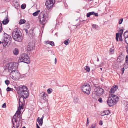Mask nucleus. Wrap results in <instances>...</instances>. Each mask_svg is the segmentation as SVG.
I'll list each match as a JSON object with an SVG mask.
<instances>
[{"mask_svg": "<svg viewBox=\"0 0 128 128\" xmlns=\"http://www.w3.org/2000/svg\"><path fill=\"white\" fill-rule=\"evenodd\" d=\"M18 94L20 96L18 108L22 109L25 101L29 95L28 90L26 86H20L18 90Z\"/></svg>", "mask_w": 128, "mask_h": 128, "instance_id": "f257e3e1", "label": "nucleus"}, {"mask_svg": "<svg viewBox=\"0 0 128 128\" xmlns=\"http://www.w3.org/2000/svg\"><path fill=\"white\" fill-rule=\"evenodd\" d=\"M12 36L13 38L17 41L20 42L22 39V34L18 28L14 30L12 32Z\"/></svg>", "mask_w": 128, "mask_h": 128, "instance_id": "f03ea898", "label": "nucleus"}, {"mask_svg": "<svg viewBox=\"0 0 128 128\" xmlns=\"http://www.w3.org/2000/svg\"><path fill=\"white\" fill-rule=\"evenodd\" d=\"M38 18L40 20V23L43 25L46 23V22L48 19V14L47 13L44 11L40 13L38 16Z\"/></svg>", "mask_w": 128, "mask_h": 128, "instance_id": "7ed1b4c3", "label": "nucleus"}, {"mask_svg": "<svg viewBox=\"0 0 128 128\" xmlns=\"http://www.w3.org/2000/svg\"><path fill=\"white\" fill-rule=\"evenodd\" d=\"M18 61L19 62H22L28 64L30 62V60L28 55L24 53L20 55Z\"/></svg>", "mask_w": 128, "mask_h": 128, "instance_id": "20e7f679", "label": "nucleus"}, {"mask_svg": "<svg viewBox=\"0 0 128 128\" xmlns=\"http://www.w3.org/2000/svg\"><path fill=\"white\" fill-rule=\"evenodd\" d=\"M5 36L2 40V42L4 46L6 45H9L11 43V37L6 34H4Z\"/></svg>", "mask_w": 128, "mask_h": 128, "instance_id": "39448f33", "label": "nucleus"}, {"mask_svg": "<svg viewBox=\"0 0 128 128\" xmlns=\"http://www.w3.org/2000/svg\"><path fill=\"white\" fill-rule=\"evenodd\" d=\"M10 76L13 80H16L20 78V72L18 70H16L14 71L11 72Z\"/></svg>", "mask_w": 128, "mask_h": 128, "instance_id": "423d86ee", "label": "nucleus"}, {"mask_svg": "<svg viewBox=\"0 0 128 128\" xmlns=\"http://www.w3.org/2000/svg\"><path fill=\"white\" fill-rule=\"evenodd\" d=\"M18 64V63L11 62L9 64L8 69L7 70H8V72H10V71L12 72L16 70Z\"/></svg>", "mask_w": 128, "mask_h": 128, "instance_id": "0eeeda50", "label": "nucleus"}, {"mask_svg": "<svg viewBox=\"0 0 128 128\" xmlns=\"http://www.w3.org/2000/svg\"><path fill=\"white\" fill-rule=\"evenodd\" d=\"M81 90L84 94H86L88 95L90 94V85L87 84L83 85L81 88Z\"/></svg>", "mask_w": 128, "mask_h": 128, "instance_id": "6e6552de", "label": "nucleus"}, {"mask_svg": "<svg viewBox=\"0 0 128 128\" xmlns=\"http://www.w3.org/2000/svg\"><path fill=\"white\" fill-rule=\"evenodd\" d=\"M94 92L96 93V96H100L103 94L104 90L100 87L96 88L94 89Z\"/></svg>", "mask_w": 128, "mask_h": 128, "instance_id": "1a4fd4ad", "label": "nucleus"}, {"mask_svg": "<svg viewBox=\"0 0 128 128\" xmlns=\"http://www.w3.org/2000/svg\"><path fill=\"white\" fill-rule=\"evenodd\" d=\"M55 0H47L46 3V5L47 8L50 9L54 4Z\"/></svg>", "mask_w": 128, "mask_h": 128, "instance_id": "9d476101", "label": "nucleus"}, {"mask_svg": "<svg viewBox=\"0 0 128 128\" xmlns=\"http://www.w3.org/2000/svg\"><path fill=\"white\" fill-rule=\"evenodd\" d=\"M34 44L32 42H30L28 44L27 48L28 51H30L34 49Z\"/></svg>", "mask_w": 128, "mask_h": 128, "instance_id": "9b49d317", "label": "nucleus"}, {"mask_svg": "<svg viewBox=\"0 0 128 128\" xmlns=\"http://www.w3.org/2000/svg\"><path fill=\"white\" fill-rule=\"evenodd\" d=\"M107 103L110 106H112L114 104H116L115 102L113 100L111 97H109L108 100H107Z\"/></svg>", "mask_w": 128, "mask_h": 128, "instance_id": "f8f14e48", "label": "nucleus"}, {"mask_svg": "<svg viewBox=\"0 0 128 128\" xmlns=\"http://www.w3.org/2000/svg\"><path fill=\"white\" fill-rule=\"evenodd\" d=\"M118 87L117 85H115L112 86L110 89L109 92L112 95V93L113 94L118 89Z\"/></svg>", "mask_w": 128, "mask_h": 128, "instance_id": "ddd939ff", "label": "nucleus"}, {"mask_svg": "<svg viewBox=\"0 0 128 128\" xmlns=\"http://www.w3.org/2000/svg\"><path fill=\"white\" fill-rule=\"evenodd\" d=\"M40 96L41 98L44 100H47V94L44 92H42L40 94Z\"/></svg>", "mask_w": 128, "mask_h": 128, "instance_id": "4468645a", "label": "nucleus"}, {"mask_svg": "<svg viewBox=\"0 0 128 128\" xmlns=\"http://www.w3.org/2000/svg\"><path fill=\"white\" fill-rule=\"evenodd\" d=\"M9 22V18L8 16H6L2 21V23L4 25L7 24Z\"/></svg>", "mask_w": 128, "mask_h": 128, "instance_id": "2eb2a0df", "label": "nucleus"}, {"mask_svg": "<svg viewBox=\"0 0 128 128\" xmlns=\"http://www.w3.org/2000/svg\"><path fill=\"white\" fill-rule=\"evenodd\" d=\"M111 96L114 102H115L116 103L118 101L119 99L117 96L114 94H112Z\"/></svg>", "mask_w": 128, "mask_h": 128, "instance_id": "dca6fc26", "label": "nucleus"}, {"mask_svg": "<svg viewBox=\"0 0 128 128\" xmlns=\"http://www.w3.org/2000/svg\"><path fill=\"white\" fill-rule=\"evenodd\" d=\"M20 112H16L15 113L13 117H16L17 118H18L19 119V120H20V118H22L21 116H20Z\"/></svg>", "mask_w": 128, "mask_h": 128, "instance_id": "f3484780", "label": "nucleus"}, {"mask_svg": "<svg viewBox=\"0 0 128 128\" xmlns=\"http://www.w3.org/2000/svg\"><path fill=\"white\" fill-rule=\"evenodd\" d=\"M124 60V56H119L118 58L117 61L118 62H122Z\"/></svg>", "mask_w": 128, "mask_h": 128, "instance_id": "a211bd4d", "label": "nucleus"}, {"mask_svg": "<svg viewBox=\"0 0 128 128\" xmlns=\"http://www.w3.org/2000/svg\"><path fill=\"white\" fill-rule=\"evenodd\" d=\"M114 46H113L112 48H110V50L109 51V53L111 54H113L114 52Z\"/></svg>", "mask_w": 128, "mask_h": 128, "instance_id": "6ab92c4d", "label": "nucleus"}, {"mask_svg": "<svg viewBox=\"0 0 128 128\" xmlns=\"http://www.w3.org/2000/svg\"><path fill=\"white\" fill-rule=\"evenodd\" d=\"M19 53V50L17 48H15L13 50V54L15 55H17Z\"/></svg>", "mask_w": 128, "mask_h": 128, "instance_id": "aec40b11", "label": "nucleus"}, {"mask_svg": "<svg viewBox=\"0 0 128 128\" xmlns=\"http://www.w3.org/2000/svg\"><path fill=\"white\" fill-rule=\"evenodd\" d=\"M110 113L109 110H106L104 111L103 113L104 114L102 115L103 116L105 115H108Z\"/></svg>", "mask_w": 128, "mask_h": 128, "instance_id": "412c9836", "label": "nucleus"}, {"mask_svg": "<svg viewBox=\"0 0 128 128\" xmlns=\"http://www.w3.org/2000/svg\"><path fill=\"white\" fill-rule=\"evenodd\" d=\"M95 14L94 12H92L88 13L86 14V16L87 17H89L90 15H93L94 14Z\"/></svg>", "mask_w": 128, "mask_h": 128, "instance_id": "4be33fe9", "label": "nucleus"}, {"mask_svg": "<svg viewBox=\"0 0 128 128\" xmlns=\"http://www.w3.org/2000/svg\"><path fill=\"white\" fill-rule=\"evenodd\" d=\"M26 21V20L24 19H21L20 20L19 24H22L24 23Z\"/></svg>", "mask_w": 128, "mask_h": 128, "instance_id": "5701e85b", "label": "nucleus"}, {"mask_svg": "<svg viewBox=\"0 0 128 128\" xmlns=\"http://www.w3.org/2000/svg\"><path fill=\"white\" fill-rule=\"evenodd\" d=\"M17 119V118L13 117L12 121V124H13V123H14V122H15L17 123H16L18 120Z\"/></svg>", "mask_w": 128, "mask_h": 128, "instance_id": "b1692460", "label": "nucleus"}, {"mask_svg": "<svg viewBox=\"0 0 128 128\" xmlns=\"http://www.w3.org/2000/svg\"><path fill=\"white\" fill-rule=\"evenodd\" d=\"M84 68L87 72H89L90 70V68L88 66H85Z\"/></svg>", "mask_w": 128, "mask_h": 128, "instance_id": "393cba45", "label": "nucleus"}, {"mask_svg": "<svg viewBox=\"0 0 128 128\" xmlns=\"http://www.w3.org/2000/svg\"><path fill=\"white\" fill-rule=\"evenodd\" d=\"M13 127L12 128H18L19 126V125L18 124L16 123V125L14 123H13Z\"/></svg>", "mask_w": 128, "mask_h": 128, "instance_id": "a878e982", "label": "nucleus"}, {"mask_svg": "<svg viewBox=\"0 0 128 128\" xmlns=\"http://www.w3.org/2000/svg\"><path fill=\"white\" fill-rule=\"evenodd\" d=\"M40 12V10H37L36 12L33 14V15L34 16H36L38 15L39 13Z\"/></svg>", "mask_w": 128, "mask_h": 128, "instance_id": "bb28decb", "label": "nucleus"}, {"mask_svg": "<svg viewBox=\"0 0 128 128\" xmlns=\"http://www.w3.org/2000/svg\"><path fill=\"white\" fill-rule=\"evenodd\" d=\"M126 63L127 64V65H126V67L128 68V56L127 55L126 58Z\"/></svg>", "mask_w": 128, "mask_h": 128, "instance_id": "cd10ccee", "label": "nucleus"}, {"mask_svg": "<svg viewBox=\"0 0 128 128\" xmlns=\"http://www.w3.org/2000/svg\"><path fill=\"white\" fill-rule=\"evenodd\" d=\"M78 99L76 97H75L74 98V102L75 103H77L78 101Z\"/></svg>", "mask_w": 128, "mask_h": 128, "instance_id": "c85d7f7f", "label": "nucleus"}, {"mask_svg": "<svg viewBox=\"0 0 128 128\" xmlns=\"http://www.w3.org/2000/svg\"><path fill=\"white\" fill-rule=\"evenodd\" d=\"M119 37V34L118 33H116V40L118 42V38Z\"/></svg>", "mask_w": 128, "mask_h": 128, "instance_id": "c756f323", "label": "nucleus"}, {"mask_svg": "<svg viewBox=\"0 0 128 128\" xmlns=\"http://www.w3.org/2000/svg\"><path fill=\"white\" fill-rule=\"evenodd\" d=\"M52 89L51 88H50L48 89L47 92L48 94H50L51 92H52Z\"/></svg>", "mask_w": 128, "mask_h": 128, "instance_id": "7c9ffc66", "label": "nucleus"}, {"mask_svg": "<svg viewBox=\"0 0 128 128\" xmlns=\"http://www.w3.org/2000/svg\"><path fill=\"white\" fill-rule=\"evenodd\" d=\"M128 32L127 31L126 32H125L124 34V38H127L128 36V34H127Z\"/></svg>", "mask_w": 128, "mask_h": 128, "instance_id": "2f4dec72", "label": "nucleus"}, {"mask_svg": "<svg viewBox=\"0 0 128 128\" xmlns=\"http://www.w3.org/2000/svg\"><path fill=\"white\" fill-rule=\"evenodd\" d=\"M69 40H65L64 42V43L66 45H68L69 44V43L68 42V41Z\"/></svg>", "mask_w": 128, "mask_h": 128, "instance_id": "473e14b6", "label": "nucleus"}, {"mask_svg": "<svg viewBox=\"0 0 128 128\" xmlns=\"http://www.w3.org/2000/svg\"><path fill=\"white\" fill-rule=\"evenodd\" d=\"M38 123H39V125L40 126H42V124L43 122L42 120H39L38 121Z\"/></svg>", "mask_w": 128, "mask_h": 128, "instance_id": "72a5a7b5", "label": "nucleus"}, {"mask_svg": "<svg viewBox=\"0 0 128 128\" xmlns=\"http://www.w3.org/2000/svg\"><path fill=\"white\" fill-rule=\"evenodd\" d=\"M98 26L96 24H94L92 25V27L94 28H95L96 29H97L98 27Z\"/></svg>", "mask_w": 128, "mask_h": 128, "instance_id": "f704fd0d", "label": "nucleus"}, {"mask_svg": "<svg viewBox=\"0 0 128 128\" xmlns=\"http://www.w3.org/2000/svg\"><path fill=\"white\" fill-rule=\"evenodd\" d=\"M123 21V18H121L119 20V24H122V22Z\"/></svg>", "mask_w": 128, "mask_h": 128, "instance_id": "c9c22d12", "label": "nucleus"}, {"mask_svg": "<svg viewBox=\"0 0 128 128\" xmlns=\"http://www.w3.org/2000/svg\"><path fill=\"white\" fill-rule=\"evenodd\" d=\"M12 88H9V87H8L6 89V90L7 92H9L10 91H12Z\"/></svg>", "mask_w": 128, "mask_h": 128, "instance_id": "e433bc0d", "label": "nucleus"}, {"mask_svg": "<svg viewBox=\"0 0 128 128\" xmlns=\"http://www.w3.org/2000/svg\"><path fill=\"white\" fill-rule=\"evenodd\" d=\"M95 95L96 96V93H95V92H94L92 94V96L94 99H95Z\"/></svg>", "mask_w": 128, "mask_h": 128, "instance_id": "4c0bfd02", "label": "nucleus"}, {"mask_svg": "<svg viewBox=\"0 0 128 128\" xmlns=\"http://www.w3.org/2000/svg\"><path fill=\"white\" fill-rule=\"evenodd\" d=\"M26 7V5H25L22 4L21 6V8L22 9H24Z\"/></svg>", "mask_w": 128, "mask_h": 128, "instance_id": "58836bf2", "label": "nucleus"}, {"mask_svg": "<svg viewBox=\"0 0 128 128\" xmlns=\"http://www.w3.org/2000/svg\"><path fill=\"white\" fill-rule=\"evenodd\" d=\"M5 84L7 85L10 82V81L7 80L5 81Z\"/></svg>", "mask_w": 128, "mask_h": 128, "instance_id": "ea45409f", "label": "nucleus"}, {"mask_svg": "<svg viewBox=\"0 0 128 128\" xmlns=\"http://www.w3.org/2000/svg\"><path fill=\"white\" fill-rule=\"evenodd\" d=\"M119 40L120 41H122V34H120V36H119Z\"/></svg>", "mask_w": 128, "mask_h": 128, "instance_id": "a19ab883", "label": "nucleus"}, {"mask_svg": "<svg viewBox=\"0 0 128 128\" xmlns=\"http://www.w3.org/2000/svg\"><path fill=\"white\" fill-rule=\"evenodd\" d=\"M49 44L52 46H54V42L50 41Z\"/></svg>", "mask_w": 128, "mask_h": 128, "instance_id": "79ce46f5", "label": "nucleus"}, {"mask_svg": "<svg viewBox=\"0 0 128 128\" xmlns=\"http://www.w3.org/2000/svg\"><path fill=\"white\" fill-rule=\"evenodd\" d=\"M98 101L100 103H102V98H98Z\"/></svg>", "mask_w": 128, "mask_h": 128, "instance_id": "37998d69", "label": "nucleus"}, {"mask_svg": "<svg viewBox=\"0 0 128 128\" xmlns=\"http://www.w3.org/2000/svg\"><path fill=\"white\" fill-rule=\"evenodd\" d=\"M125 41L126 43L128 44V38H126L125 39Z\"/></svg>", "mask_w": 128, "mask_h": 128, "instance_id": "c03bdc74", "label": "nucleus"}, {"mask_svg": "<svg viewBox=\"0 0 128 128\" xmlns=\"http://www.w3.org/2000/svg\"><path fill=\"white\" fill-rule=\"evenodd\" d=\"M6 103H4L2 105V107L3 108H6Z\"/></svg>", "mask_w": 128, "mask_h": 128, "instance_id": "a18cd8bd", "label": "nucleus"}, {"mask_svg": "<svg viewBox=\"0 0 128 128\" xmlns=\"http://www.w3.org/2000/svg\"><path fill=\"white\" fill-rule=\"evenodd\" d=\"M123 32V30H120L119 32H120V35L122 34H122Z\"/></svg>", "mask_w": 128, "mask_h": 128, "instance_id": "49530a36", "label": "nucleus"}, {"mask_svg": "<svg viewBox=\"0 0 128 128\" xmlns=\"http://www.w3.org/2000/svg\"><path fill=\"white\" fill-rule=\"evenodd\" d=\"M121 70L122 71V74H123L124 73V68H122Z\"/></svg>", "mask_w": 128, "mask_h": 128, "instance_id": "de8ad7c7", "label": "nucleus"}, {"mask_svg": "<svg viewBox=\"0 0 128 128\" xmlns=\"http://www.w3.org/2000/svg\"><path fill=\"white\" fill-rule=\"evenodd\" d=\"M99 124L100 125H102V120H100V121Z\"/></svg>", "mask_w": 128, "mask_h": 128, "instance_id": "09e8293b", "label": "nucleus"}, {"mask_svg": "<svg viewBox=\"0 0 128 128\" xmlns=\"http://www.w3.org/2000/svg\"><path fill=\"white\" fill-rule=\"evenodd\" d=\"M50 41L48 40L46 42L45 44H49V43H50Z\"/></svg>", "mask_w": 128, "mask_h": 128, "instance_id": "8fccbe9b", "label": "nucleus"}, {"mask_svg": "<svg viewBox=\"0 0 128 128\" xmlns=\"http://www.w3.org/2000/svg\"><path fill=\"white\" fill-rule=\"evenodd\" d=\"M94 15L96 16H98V13H95L93 14Z\"/></svg>", "mask_w": 128, "mask_h": 128, "instance_id": "3c124183", "label": "nucleus"}, {"mask_svg": "<svg viewBox=\"0 0 128 128\" xmlns=\"http://www.w3.org/2000/svg\"><path fill=\"white\" fill-rule=\"evenodd\" d=\"M87 123L86 124H89V122L88 121V118H87Z\"/></svg>", "mask_w": 128, "mask_h": 128, "instance_id": "603ef678", "label": "nucleus"}, {"mask_svg": "<svg viewBox=\"0 0 128 128\" xmlns=\"http://www.w3.org/2000/svg\"><path fill=\"white\" fill-rule=\"evenodd\" d=\"M44 117V116H42V117L40 118V120H42V121Z\"/></svg>", "mask_w": 128, "mask_h": 128, "instance_id": "864d4df0", "label": "nucleus"}, {"mask_svg": "<svg viewBox=\"0 0 128 128\" xmlns=\"http://www.w3.org/2000/svg\"><path fill=\"white\" fill-rule=\"evenodd\" d=\"M103 64V63L102 62L99 65V66L100 67H101L102 66Z\"/></svg>", "mask_w": 128, "mask_h": 128, "instance_id": "5fc2aeb1", "label": "nucleus"}, {"mask_svg": "<svg viewBox=\"0 0 128 128\" xmlns=\"http://www.w3.org/2000/svg\"><path fill=\"white\" fill-rule=\"evenodd\" d=\"M56 62H57L56 59V58L54 59V63H55V64H56Z\"/></svg>", "mask_w": 128, "mask_h": 128, "instance_id": "6e6d98bb", "label": "nucleus"}, {"mask_svg": "<svg viewBox=\"0 0 128 128\" xmlns=\"http://www.w3.org/2000/svg\"><path fill=\"white\" fill-rule=\"evenodd\" d=\"M36 128H40L37 124H36Z\"/></svg>", "mask_w": 128, "mask_h": 128, "instance_id": "4d7b16f0", "label": "nucleus"}, {"mask_svg": "<svg viewBox=\"0 0 128 128\" xmlns=\"http://www.w3.org/2000/svg\"><path fill=\"white\" fill-rule=\"evenodd\" d=\"M25 32L26 34H27L28 33V31L27 29H25Z\"/></svg>", "mask_w": 128, "mask_h": 128, "instance_id": "13d9d810", "label": "nucleus"}, {"mask_svg": "<svg viewBox=\"0 0 128 128\" xmlns=\"http://www.w3.org/2000/svg\"><path fill=\"white\" fill-rule=\"evenodd\" d=\"M97 62H99V59L98 58V57L97 58Z\"/></svg>", "mask_w": 128, "mask_h": 128, "instance_id": "bf43d9fd", "label": "nucleus"}, {"mask_svg": "<svg viewBox=\"0 0 128 128\" xmlns=\"http://www.w3.org/2000/svg\"><path fill=\"white\" fill-rule=\"evenodd\" d=\"M58 33L57 32H56L55 34V35H56L57 36H58V35H57Z\"/></svg>", "mask_w": 128, "mask_h": 128, "instance_id": "052dcab7", "label": "nucleus"}, {"mask_svg": "<svg viewBox=\"0 0 128 128\" xmlns=\"http://www.w3.org/2000/svg\"><path fill=\"white\" fill-rule=\"evenodd\" d=\"M5 1H6V2H9V1L10 0H5Z\"/></svg>", "mask_w": 128, "mask_h": 128, "instance_id": "680f3d73", "label": "nucleus"}, {"mask_svg": "<svg viewBox=\"0 0 128 128\" xmlns=\"http://www.w3.org/2000/svg\"><path fill=\"white\" fill-rule=\"evenodd\" d=\"M40 118L39 117H38V118H37V120H38H38Z\"/></svg>", "mask_w": 128, "mask_h": 128, "instance_id": "e2e57ef3", "label": "nucleus"}, {"mask_svg": "<svg viewBox=\"0 0 128 128\" xmlns=\"http://www.w3.org/2000/svg\"><path fill=\"white\" fill-rule=\"evenodd\" d=\"M2 42H1V41H0V44H2Z\"/></svg>", "mask_w": 128, "mask_h": 128, "instance_id": "0e129e2a", "label": "nucleus"}, {"mask_svg": "<svg viewBox=\"0 0 128 128\" xmlns=\"http://www.w3.org/2000/svg\"><path fill=\"white\" fill-rule=\"evenodd\" d=\"M126 52H127V53H128V50H126Z\"/></svg>", "mask_w": 128, "mask_h": 128, "instance_id": "69168bd1", "label": "nucleus"}, {"mask_svg": "<svg viewBox=\"0 0 128 128\" xmlns=\"http://www.w3.org/2000/svg\"><path fill=\"white\" fill-rule=\"evenodd\" d=\"M22 128H26V127L25 126H23Z\"/></svg>", "mask_w": 128, "mask_h": 128, "instance_id": "338daca9", "label": "nucleus"}, {"mask_svg": "<svg viewBox=\"0 0 128 128\" xmlns=\"http://www.w3.org/2000/svg\"><path fill=\"white\" fill-rule=\"evenodd\" d=\"M88 124H86V126H87L88 125Z\"/></svg>", "mask_w": 128, "mask_h": 128, "instance_id": "774afa93", "label": "nucleus"}]
</instances>
